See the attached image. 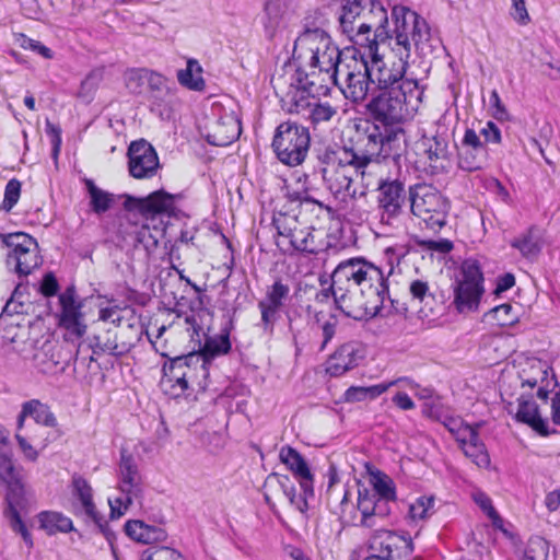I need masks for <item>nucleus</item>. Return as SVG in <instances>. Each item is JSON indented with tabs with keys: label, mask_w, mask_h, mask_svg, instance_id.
Segmentation results:
<instances>
[{
	"label": "nucleus",
	"mask_w": 560,
	"mask_h": 560,
	"mask_svg": "<svg viewBox=\"0 0 560 560\" xmlns=\"http://www.w3.org/2000/svg\"><path fill=\"white\" fill-rule=\"evenodd\" d=\"M406 147V139H400L398 133L393 130L389 132L373 120L365 119L355 125L352 144L343 148L338 159L339 165L351 166L357 174L364 177L366 167L373 161L393 159L398 163Z\"/></svg>",
	"instance_id": "nucleus-1"
},
{
	"label": "nucleus",
	"mask_w": 560,
	"mask_h": 560,
	"mask_svg": "<svg viewBox=\"0 0 560 560\" xmlns=\"http://www.w3.org/2000/svg\"><path fill=\"white\" fill-rule=\"evenodd\" d=\"M124 206L129 211H138L147 223L135 231L136 241L140 245H168L173 241L170 236L175 225L170 219L178 215L176 201L180 195H173L164 189L155 190L144 198L126 195Z\"/></svg>",
	"instance_id": "nucleus-2"
},
{
	"label": "nucleus",
	"mask_w": 560,
	"mask_h": 560,
	"mask_svg": "<svg viewBox=\"0 0 560 560\" xmlns=\"http://www.w3.org/2000/svg\"><path fill=\"white\" fill-rule=\"evenodd\" d=\"M399 89L381 92L372 97L366 104V112L371 120L389 132L393 130L398 133L400 139H406L402 125L418 110L423 91L418 82H402Z\"/></svg>",
	"instance_id": "nucleus-3"
},
{
	"label": "nucleus",
	"mask_w": 560,
	"mask_h": 560,
	"mask_svg": "<svg viewBox=\"0 0 560 560\" xmlns=\"http://www.w3.org/2000/svg\"><path fill=\"white\" fill-rule=\"evenodd\" d=\"M392 20L394 30L392 38L395 39V47L399 56L410 57L412 47L419 55L425 57L434 51L440 44L434 38L427 21L417 12L400 4L392 8Z\"/></svg>",
	"instance_id": "nucleus-4"
},
{
	"label": "nucleus",
	"mask_w": 560,
	"mask_h": 560,
	"mask_svg": "<svg viewBox=\"0 0 560 560\" xmlns=\"http://www.w3.org/2000/svg\"><path fill=\"white\" fill-rule=\"evenodd\" d=\"M315 75L316 72L307 73L298 68L290 84L291 90L283 100L290 113L302 114L313 126L327 122L337 114L330 104L315 100L319 91Z\"/></svg>",
	"instance_id": "nucleus-5"
},
{
	"label": "nucleus",
	"mask_w": 560,
	"mask_h": 560,
	"mask_svg": "<svg viewBox=\"0 0 560 560\" xmlns=\"http://www.w3.org/2000/svg\"><path fill=\"white\" fill-rule=\"evenodd\" d=\"M332 81L347 100L353 103L365 100L372 86L366 52L347 48L343 61L337 67V75Z\"/></svg>",
	"instance_id": "nucleus-6"
},
{
	"label": "nucleus",
	"mask_w": 560,
	"mask_h": 560,
	"mask_svg": "<svg viewBox=\"0 0 560 560\" xmlns=\"http://www.w3.org/2000/svg\"><path fill=\"white\" fill-rule=\"evenodd\" d=\"M485 278L477 259H465L452 283L453 304L458 313L476 312L485 293Z\"/></svg>",
	"instance_id": "nucleus-7"
},
{
	"label": "nucleus",
	"mask_w": 560,
	"mask_h": 560,
	"mask_svg": "<svg viewBox=\"0 0 560 560\" xmlns=\"http://www.w3.org/2000/svg\"><path fill=\"white\" fill-rule=\"evenodd\" d=\"M408 201L410 211L435 230L445 225L450 202L438 189L428 185H416L409 188Z\"/></svg>",
	"instance_id": "nucleus-8"
},
{
	"label": "nucleus",
	"mask_w": 560,
	"mask_h": 560,
	"mask_svg": "<svg viewBox=\"0 0 560 560\" xmlns=\"http://www.w3.org/2000/svg\"><path fill=\"white\" fill-rule=\"evenodd\" d=\"M311 137L306 127L292 121L280 124L272 140L278 160L289 166L303 163L310 150Z\"/></svg>",
	"instance_id": "nucleus-9"
},
{
	"label": "nucleus",
	"mask_w": 560,
	"mask_h": 560,
	"mask_svg": "<svg viewBox=\"0 0 560 560\" xmlns=\"http://www.w3.org/2000/svg\"><path fill=\"white\" fill-rule=\"evenodd\" d=\"M358 20L350 39L361 46L362 51H366L373 43L378 47L380 44L392 38L387 10L380 1L371 0V4L365 5Z\"/></svg>",
	"instance_id": "nucleus-10"
},
{
	"label": "nucleus",
	"mask_w": 560,
	"mask_h": 560,
	"mask_svg": "<svg viewBox=\"0 0 560 560\" xmlns=\"http://www.w3.org/2000/svg\"><path fill=\"white\" fill-rule=\"evenodd\" d=\"M7 492L4 497L3 517L15 534L21 535L28 548L33 547L32 535L23 521V515L30 510V495L22 479L16 475L4 481Z\"/></svg>",
	"instance_id": "nucleus-11"
},
{
	"label": "nucleus",
	"mask_w": 560,
	"mask_h": 560,
	"mask_svg": "<svg viewBox=\"0 0 560 560\" xmlns=\"http://www.w3.org/2000/svg\"><path fill=\"white\" fill-rule=\"evenodd\" d=\"M365 52L372 86L381 92H390L392 89L400 91L402 82H418L405 77L409 58L399 56L397 61L387 62L380 55L378 47H375L374 43Z\"/></svg>",
	"instance_id": "nucleus-12"
},
{
	"label": "nucleus",
	"mask_w": 560,
	"mask_h": 560,
	"mask_svg": "<svg viewBox=\"0 0 560 560\" xmlns=\"http://www.w3.org/2000/svg\"><path fill=\"white\" fill-rule=\"evenodd\" d=\"M326 21V13L320 9H316L313 14L305 18L304 31L298 36L293 46L292 56L295 60L318 61L317 55L331 40L323 30Z\"/></svg>",
	"instance_id": "nucleus-13"
},
{
	"label": "nucleus",
	"mask_w": 560,
	"mask_h": 560,
	"mask_svg": "<svg viewBox=\"0 0 560 560\" xmlns=\"http://www.w3.org/2000/svg\"><path fill=\"white\" fill-rule=\"evenodd\" d=\"M186 323L189 325L187 331L191 342H194L190 352L202 355V359L211 364L217 357L228 354L231 351L230 332L233 327V315L229 314L226 325L215 336H208L203 332L202 327L198 325L192 316L186 317Z\"/></svg>",
	"instance_id": "nucleus-14"
},
{
	"label": "nucleus",
	"mask_w": 560,
	"mask_h": 560,
	"mask_svg": "<svg viewBox=\"0 0 560 560\" xmlns=\"http://www.w3.org/2000/svg\"><path fill=\"white\" fill-rule=\"evenodd\" d=\"M339 291L345 289L359 290L368 280L382 279V269L362 257L341 261L330 276Z\"/></svg>",
	"instance_id": "nucleus-15"
},
{
	"label": "nucleus",
	"mask_w": 560,
	"mask_h": 560,
	"mask_svg": "<svg viewBox=\"0 0 560 560\" xmlns=\"http://www.w3.org/2000/svg\"><path fill=\"white\" fill-rule=\"evenodd\" d=\"M407 201L405 185L399 179L381 178L377 184V207L381 222L392 225L404 212Z\"/></svg>",
	"instance_id": "nucleus-16"
},
{
	"label": "nucleus",
	"mask_w": 560,
	"mask_h": 560,
	"mask_svg": "<svg viewBox=\"0 0 560 560\" xmlns=\"http://www.w3.org/2000/svg\"><path fill=\"white\" fill-rule=\"evenodd\" d=\"M370 549L378 552L371 557H382L385 560H409L413 552L412 539L405 534L386 529H375L370 539Z\"/></svg>",
	"instance_id": "nucleus-17"
},
{
	"label": "nucleus",
	"mask_w": 560,
	"mask_h": 560,
	"mask_svg": "<svg viewBox=\"0 0 560 560\" xmlns=\"http://www.w3.org/2000/svg\"><path fill=\"white\" fill-rule=\"evenodd\" d=\"M127 156L129 173L137 179L152 178L160 167L155 149L144 139L132 141Z\"/></svg>",
	"instance_id": "nucleus-18"
},
{
	"label": "nucleus",
	"mask_w": 560,
	"mask_h": 560,
	"mask_svg": "<svg viewBox=\"0 0 560 560\" xmlns=\"http://www.w3.org/2000/svg\"><path fill=\"white\" fill-rule=\"evenodd\" d=\"M118 468V489L121 494L116 498V502L119 504L124 502L132 503L135 499H139L142 494V477L135 457L126 448L120 450Z\"/></svg>",
	"instance_id": "nucleus-19"
},
{
	"label": "nucleus",
	"mask_w": 560,
	"mask_h": 560,
	"mask_svg": "<svg viewBox=\"0 0 560 560\" xmlns=\"http://www.w3.org/2000/svg\"><path fill=\"white\" fill-rule=\"evenodd\" d=\"M198 360H200V357L197 353L189 352L175 357L163 365L162 383L170 386L173 396L186 395L189 389V377H192L194 372L189 370V364L198 363Z\"/></svg>",
	"instance_id": "nucleus-20"
},
{
	"label": "nucleus",
	"mask_w": 560,
	"mask_h": 560,
	"mask_svg": "<svg viewBox=\"0 0 560 560\" xmlns=\"http://www.w3.org/2000/svg\"><path fill=\"white\" fill-rule=\"evenodd\" d=\"M77 291L74 285H69L59 294V304L61 312L59 315V326L65 328L67 339L74 340L81 338L86 330L82 323L81 303L77 302Z\"/></svg>",
	"instance_id": "nucleus-21"
},
{
	"label": "nucleus",
	"mask_w": 560,
	"mask_h": 560,
	"mask_svg": "<svg viewBox=\"0 0 560 560\" xmlns=\"http://www.w3.org/2000/svg\"><path fill=\"white\" fill-rule=\"evenodd\" d=\"M72 483L74 494L79 498L85 515L96 525L98 533H101L106 538L109 546L114 548L116 534L108 526V523L105 520V517L97 512L96 506L93 502L91 486L82 477H74Z\"/></svg>",
	"instance_id": "nucleus-22"
},
{
	"label": "nucleus",
	"mask_w": 560,
	"mask_h": 560,
	"mask_svg": "<svg viewBox=\"0 0 560 560\" xmlns=\"http://www.w3.org/2000/svg\"><path fill=\"white\" fill-rule=\"evenodd\" d=\"M322 11L327 9L335 15L339 22V27L349 38L353 36L354 27L359 22L365 5L371 4V0H323Z\"/></svg>",
	"instance_id": "nucleus-23"
},
{
	"label": "nucleus",
	"mask_w": 560,
	"mask_h": 560,
	"mask_svg": "<svg viewBox=\"0 0 560 560\" xmlns=\"http://www.w3.org/2000/svg\"><path fill=\"white\" fill-rule=\"evenodd\" d=\"M517 402L518 406L514 416L517 422L527 424L541 436L557 433L556 429H550L548 419L541 417L533 394L522 393L517 398Z\"/></svg>",
	"instance_id": "nucleus-24"
},
{
	"label": "nucleus",
	"mask_w": 560,
	"mask_h": 560,
	"mask_svg": "<svg viewBox=\"0 0 560 560\" xmlns=\"http://www.w3.org/2000/svg\"><path fill=\"white\" fill-rule=\"evenodd\" d=\"M548 373L549 368L546 363L539 360L534 361L527 370L523 369L518 374L522 388L529 387L533 389L537 387L535 396L546 402L552 390L550 386L552 385V387H555L557 384L555 375L552 374L551 380H549Z\"/></svg>",
	"instance_id": "nucleus-25"
},
{
	"label": "nucleus",
	"mask_w": 560,
	"mask_h": 560,
	"mask_svg": "<svg viewBox=\"0 0 560 560\" xmlns=\"http://www.w3.org/2000/svg\"><path fill=\"white\" fill-rule=\"evenodd\" d=\"M42 264L39 247H13L5 259L7 268L19 278H26Z\"/></svg>",
	"instance_id": "nucleus-26"
},
{
	"label": "nucleus",
	"mask_w": 560,
	"mask_h": 560,
	"mask_svg": "<svg viewBox=\"0 0 560 560\" xmlns=\"http://www.w3.org/2000/svg\"><path fill=\"white\" fill-rule=\"evenodd\" d=\"M361 359H363V354L357 342L343 343L328 359L326 372L330 376H341L358 366Z\"/></svg>",
	"instance_id": "nucleus-27"
},
{
	"label": "nucleus",
	"mask_w": 560,
	"mask_h": 560,
	"mask_svg": "<svg viewBox=\"0 0 560 560\" xmlns=\"http://www.w3.org/2000/svg\"><path fill=\"white\" fill-rule=\"evenodd\" d=\"M374 280L377 281V285H373L372 281L368 280L358 290L360 300L366 304L368 312L371 313V318L380 314L388 295V284L384 273L382 272V279Z\"/></svg>",
	"instance_id": "nucleus-28"
},
{
	"label": "nucleus",
	"mask_w": 560,
	"mask_h": 560,
	"mask_svg": "<svg viewBox=\"0 0 560 560\" xmlns=\"http://www.w3.org/2000/svg\"><path fill=\"white\" fill-rule=\"evenodd\" d=\"M125 533L132 540L150 546H158L167 538V533L161 526L149 525L140 520H130L126 522Z\"/></svg>",
	"instance_id": "nucleus-29"
},
{
	"label": "nucleus",
	"mask_w": 560,
	"mask_h": 560,
	"mask_svg": "<svg viewBox=\"0 0 560 560\" xmlns=\"http://www.w3.org/2000/svg\"><path fill=\"white\" fill-rule=\"evenodd\" d=\"M240 121L233 115L220 117L208 133L207 141L217 147H226L240 136Z\"/></svg>",
	"instance_id": "nucleus-30"
},
{
	"label": "nucleus",
	"mask_w": 560,
	"mask_h": 560,
	"mask_svg": "<svg viewBox=\"0 0 560 560\" xmlns=\"http://www.w3.org/2000/svg\"><path fill=\"white\" fill-rule=\"evenodd\" d=\"M336 308L345 316L354 320H365L371 318L366 304L358 299V291L345 289L340 295H336Z\"/></svg>",
	"instance_id": "nucleus-31"
},
{
	"label": "nucleus",
	"mask_w": 560,
	"mask_h": 560,
	"mask_svg": "<svg viewBox=\"0 0 560 560\" xmlns=\"http://www.w3.org/2000/svg\"><path fill=\"white\" fill-rule=\"evenodd\" d=\"M346 55V49L340 50L336 45L329 42V45H325L324 49L319 51L318 61H314L313 59H307L308 66L313 69L312 72H315V69L318 68L319 72L330 73V78L337 75V67L341 66L343 61V57Z\"/></svg>",
	"instance_id": "nucleus-32"
},
{
	"label": "nucleus",
	"mask_w": 560,
	"mask_h": 560,
	"mask_svg": "<svg viewBox=\"0 0 560 560\" xmlns=\"http://www.w3.org/2000/svg\"><path fill=\"white\" fill-rule=\"evenodd\" d=\"M279 458L294 475L298 481L314 482V476L305 458L290 445L281 447Z\"/></svg>",
	"instance_id": "nucleus-33"
},
{
	"label": "nucleus",
	"mask_w": 560,
	"mask_h": 560,
	"mask_svg": "<svg viewBox=\"0 0 560 560\" xmlns=\"http://www.w3.org/2000/svg\"><path fill=\"white\" fill-rule=\"evenodd\" d=\"M94 354L108 352L112 355L120 357L130 351L131 345L117 341V331L107 329L104 334L95 335L91 343Z\"/></svg>",
	"instance_id": "nucleus-34"
},
{
	"label": "nucleus",
	"mask_w": 560,
	"mask_h": 560,
	"mask_svg": "<svg viewBox=\"0 0 560 560\" xmlns=\"http://www.w3.org/2000/svg\"><path fill=\"white\" fill-rule=\"evenodd\" d=\"M284 497L288 499L291 508L307 520L308 500L314 498V482L298 481L292 491L288 492Z\"/></svg>",
	"instance_id": "nucleus-35"
},
{
	"label": "nucleus",
	"mask_w": 560,
	"mask_h": 560,
	"mask_svg": "<svg viewBox=\"0 0 560 560\" xmlns=\"http://www.w3.org/2000/svg\"><path fill=\"white\" fill-rule=\"evenodd\" d=\"M488 149H459L458 167L465 172L472 173L486 168L489 164Z\"/></svg>",
	"instance_id": "nucleus-36"
},
{
	"label": "nucleus",
	"mask_w": 560,
	"mask_h": 560,
	"mask_svg": "<svg viewBox=\"0 0 560 560\" xmlns=\"http://www.w3.org/2000/svg\"><path fill=\"white\" fill-rule=\"evenodd\" d=\"M357 510L360 512V515L365 517L370 513L378 514V516H388L390 514V508L374 497L372 491L365 487L358 489Z\"/></svg>",
	"instance_id": "nucleus-37"
},
{
	"label": "nucleus",
	"mask_w": 560,
	"mask_h": 560,
	"mask_svg": "<svg viewBox=\"0 0 560 560\" xmlns=\"http://www.w3.org/2000/svg\"><path fill=\"white\" fill-rule=\"evenodd\" d=\"M38 522L48 535L56 533H69L73 530V523L71 518L65 516L62 513L54 511H43L38 514Z\"/></svg>",
	"instance_id": "nucleus-38"
},
{
	"label": "nucleus",
	"mask_w": 560,
	"mask_h": 560,
	"mask_svg": "<svg viewBox=\"0 0 560 560\" xmlns=\"http://www.w3.org/2000/svg\"><path fill=\"white\" fill-rule=\"evenodd\" d=\"M84 184L90 197V207L94 213H105L113 207L115 203V196L113 194L98 188L90 178H85Z\"/></svg>",
	"instance_id": "nucleus-39"
},
{
	"label": "nucleus",
	"mask_w": 560,
	"mask_h": 560,
	"mask_svg": "<svg viewBox=\"0 0 560 560\" xmlns=\"http://www.w3.org/2000/svg\"><path fill=\"white\" fill-rule=\"evenodd\" d=\"M202 68L196 59H188L186 69L177 71L178 82L191 90V91H203L206 83L201 77Z\"/></svg>",
	"instance_id": "nucleus-40"
},
{
	"label": "nucleus",
	"mask_w": 560,
	"mask_h": 560,
	"mask_svg": "<svg viewBox=\"0 0 560 560\" xmlns=\"http://www.w3.org/2000/svg\"><path fill=\"white\" fill-rule=\"evenodd\" d=\"M419 145L423 149V153L430 162H438L440 160H448V142L439 135L432 137L423 136L419 141Z\"/></svg>",
	"instance_id": "nucleus-41"
},
{
	"label": "nucleus",
	"mask_w": 560,
	"mask_h": 560,
	"mask_svg": "<svg viewBox=\"0 0 560 560\" xmlns=\"http://www.w3.org/2000/svg\"><path fill=\"white\" fill-rule=\"evenodd\" d=\"M24 413L30 415L36 423L54 428L57 425V419L50 411V408L38 399H31L24 402Z\"/></svg>",
	"instance_id": "nucleus-42"
},
{
	"label": "nucleus",
	"mask_w": 560,
	"mask_h": 560,
	"mask_svg": "<svg viewBox=\"0 0 560 560\" xmlns=\"http://www.w3.org/2000/svg\"><path fill=\"white\" fill-rule=\"evenodd\" d=\"M370 491H372L374 497L380 501L385 502L387 506H389V503H395L397 500L394 481L387 475L380 471L373 477V489Z\"/></svg>",
	"instance_id": "nucleus-43"
},
{
	"label": "nucleus",
	"mask_w": 560,
	"mask_h": 560,
	"mask_svg": "<svg viewBox=\"0 0 560 560\" xmlns=\"http://www.w3.org/2000/svg\"><path fill=\"white\" fill-rule=\"evenodd\" d=\"M298 4V0H267L265 3V12L271 25H278L279 22L293 13Z\"/></svg>",
	"instance_id": "nucleus-44"
},
{
	"label": "nucleus",
	"mask_w": 560,
	"mask_h": 560,
	"mask_svg": "<svg viewBox=\"0 0 560 560\" xmlns=\"http://www.w3.org/2000/svg\"><path fill=\"white\" fill-rule=\"evenodd\" d=\"M147 85L150 91L149 100L152 105L160 106L170 91L166 78L155 71H151Z\"/></svg>",
	"instance_id": "nucleus-45"
},
{
	"label": "nucleus",
	"mask_w": 560,
	"mask_h": 560,
	"mask_svg": "<svg viewBox=\"0 0 560 560\" xmlns=\"http://www.w3.org/2000/svg\"><path fill=\"white\" fill-rule=\"evenodd\" d=\"M549 542L539 536L528 539L523 551L522 560H548Z\"/></svg>",
	"instance_id": "nucleus-46"
},
{
	"label": "nucleus",
	"mask_w": 560,
	"mask_h": 560,
	"mask_svg": "<svg viewBox=\"0 0 560 560\" xmlns=\"http://www.w3.org/2000/svg\"><path fill=\"white\" fill-rule=\"evenodd\" d=\"M139 560H186L177 550L166 546H150L144 549Z\"/></svg>",
	"instance_id": "nucleus-47"
},
{
	"label": "nucleus",
	"mask_w": 560,
	"mask_h": 560,
	"mask_svg": "<svg viewBox=\"0 0 560 560\" xmlns=\"http://www.w3.org/2000/svg\"><path fill=\"white\" fill-rule=\"evenodd\" d=\"M198 355L200 357L198 363L189 364V370L194 371L192 377H189V387L191 386V388L194 389V386L196 385L198 389L206 390L209 385L208 378L210 374L209 369L211 364L205 361L202 359V355Z\"/></svg>",
	"instance_id": "nucleus-48"
},
{
	"label": "nucleus",
	"mask_w": 560,
	"mask_h": 560,
	"mask_svg": "<svg viewBox=\"0 0 560 560\" xmlns=\"http://www.w3.org/2000/svg\"><path fill=\"white\" fill-rule=\"evenodd\" d=\"M151 70L148 69H131L126 73V86L133 94H140L143 86L148 84L149 74Z\"/></svg>",
	"instance_id": "nucleus-49"
},
{
	"label": "nucleus",
	"mask_w": 560,
	"mask_h": 560,
	"mask_svg": "<svg viewBox=\"0 0 560 560\" xmlns=\"http://www.w3.org/2000/svg\"><path fill=\"white\" fill-rule=\"evenodd\" d=\"M481 423L476 424H465V427H460L456 432V441L459 443L460 447L466 445L477 446L478 444H483L479 436V428Z\"/></svg>",
	"instance_id": "nucleus-50"
},
{
	"label": "nucleus",
	"mask_w": 560,
	"mask_h": 560,
	"mask_svg": "<svg viewBox=\"0 0 560 560\" xmlns=\"http://www.w3.org/2000/svg\"><path fill=\"white\" fill-rule=\"evenodd\" d=\"M290 288L284 284L281 279H277L273 284L268 289L266 293L265 302L280 308L283 305L284 300L288 299Z\"/></svg>",
	"instance_id": "nucleus-51"
},
{
	"label": "nucleus",
	"mask_w": 560,
	"mask_h": 560,
	"mask_svg": "<svg viewBox=\"0 0 560 560\" xmlns=\"http://www.w3.org/2000/svg\"><path fill=\"white\" fill-rule=\"evenodd\" d=\"M399 384H404L408 387H412L415 385L413 381L409 377H399L389 382L380 383L371 386H363L364 392L366 394V399H375L385 392H387L392 386H396Z\"/></svg>",
	"instance_id": "nucleus-52"
},
{
	"label": "nucleus",
	"mask_w": 560,
	"mask_h": 560,
	"mask_svg": "<svg viewBox=\"0 0 560 560\" xmlns=\"http://www.w3.org/2000/svg\"><path fill=\"white\" fill-rule=\"evenodd\" d=\"M460 448L478 467L487 468L490 465V456L485 444H478L477 446L466 445Z\"/></svg>",
	"instance_id": "nucleus-53"
},
{
	"label": "nucleus",
	"mask_w": 560,
	"mask_h": 560,
	"mask_svg": "<svg viewBox=\"0 0 560 560\" xmlns=\"http://www.w3.org/2000/svg\"><path fill=\"white\" fill-rule=\"evenodd\" d=\"M21 195V183L16 178L10 179L4 189V198L1 208L10 211L19 201Z\"/></svg>",
	"instance_id": "nucleus-54"
},
{
	"label": "nucleus",
	"mask_w": 560,
	"mask_h": 560,
	"mask_svg": "<svg viewBox=\"0 0 560 560\" xmlns=\"http://www.w3.org/2000/svg\"><path fill=\"white\" fill-rule=\"evenodd\" d=\"M16 42L19 43L21 48L33 50L46 59H51L54 57V54L50 48L46 47L38 40H34L27 37L22 33L18 35Z\"/></svg>",
	"instance_id": "nucleus-55"
},
{
	"label": "nucleus",
	"mask_w": 560,
	"mask_h": 560,
	"mask_svg": "<svg viewBox=\"0 0 560 560\" xmlns=\"http://www.w3.org/2000/svg\"><path fill=\"white\" fill-rule=\"evenodd\" d=\"M434 504L433 498L420 497L409 506V515L412 520H423L428 515L429 509Z\"/></svg>",
	"instance_id": "nucleus-56"
},
{
	"label": "nucleus",
	"mask_w": 560,
	"mask_h": 560,
	"mask_svg": "<svg viewBox=\"0 0 560 560\" xmlns=\"http://www.w3.org/2000/svg\"><path fill=\"white\" fill-rule=\"evenodd\" d=\"M27 312H28V304H26V301H18L14 299H9L0 314V323L4 322L7 317H12L14 315H20V314H26Z\"/></svg>",
	"instance_id": "nucleus-57"
},
{
	"label": "nucleus",
	"mask_w": 560,
	"mask_h": 560,
	"mask_svg": "<svg viewBox=\"0 0 560 560\" xmlns=\"http://www.w3.org/2000/svg\"><path fill=\"white\" fill-rule=\"evenodd\" d=\"M3 245H38L37 241L24 232L0 234Z\"/></svg>",
	"instance_id": "nucleus-58"
},
{
	"label": "nucleus",
	"mask_w": 560,
	"mask_h": 560,
	"mask_svg": "<svg viewBox=\"0 0 560 560\" xmlns=\"http://www.w3.org/2000/svg\"><path fill=\"white\" fill-rule=\"evenodd\" d=\"M266 482L278 487L283 495L292 491V488L296 486V482L290 476L279 472L270 474Z\"/></svg>",
	"instance_id": "nucleus-59"
},
{
	"label": "nucleus",
	"mask_w": 560,
	"mask_h": 560,
	"mask_svg": "<svg viewBox=\"0 0 560 560\" xmlns=\"http://www.w3.org/2000/svg\"><path fill=\"white\" fill-rule=\"evenodd\" d=\"M46 132L51 138V158L55 162L58 161V156L61 150V129L59 126L54 125L49 120L46 121Z\"/></svg>",
	"instance_id": "nucleus-60"
},
{
	"label": "nucleus",
	"mask_w": 560,
	"mask_h": 560,
	"mask_svg": "<svg viewBox=\"0 0 560 560\" xmlns=\"http://www.w3.org/2000/svg\"><path fill=\"white\" fill-rule=\"evenodd\" d=\"M512 305L504 303L490 310L488 315H491L500 326L511 325L514 318L511 316Z\"/></svg>",
	"instance_id": "nucleus-61"
},
{
	"label": "nucleus",
	"mask_w": 560,
	"mask_h": 560,
	"mask_svg": "<svg viewBox=\"0 0 560 560\" xmlns=\"http://www.w3.org/2000/svg\"><path fill=\"white\" fill-rule=\"evenodd\" d=\"M58 291L59 283L56 276L52 272H47L40 281L39 292L45 298H50L55 296L58 293Z\"/></svg>",
	"instance_id": "nucleus-62"
},
{
	"label": "nucleus",
	"mask_w": 560,
	"mask_h": 560,
	"mask_svg": "<svg viewBox=\"0 0 560 560\" xmlns=\"http://www.w3.org/2000/svg\"><path fill=\"white\" fill-rule=\"evenodd\" d=\"M479 136L483 137V139H485L483 142L486 143V145L488 143H495V144H498L502 140L500 128L497 126V124H494L491 120L487 121L485 127H482L480 129Z\"/></svg>",
	"instance_id": "nucleus-63"
},
{
	"label": "nucleus",
	"mask_w": 560,
	"mask_h": 560,
	"mask_svg": "<svg viewBox=\"0 0 560 560\" xmlns=\"http://www.w3.org/2000/svg\"><path fill=\"white\" fill-rule=\"evenodd\" d=\"M459 149H488L486 143L481 141L479 133L474 129H466Z\"/></svg>",
	"instance_id": "nucleus-64"
}]
</instances>
